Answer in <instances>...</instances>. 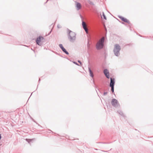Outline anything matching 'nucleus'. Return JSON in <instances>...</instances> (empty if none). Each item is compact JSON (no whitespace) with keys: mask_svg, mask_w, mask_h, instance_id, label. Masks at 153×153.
<instances>
[{"mask_svg":"<svg viewBox=\"0 0 153 153\" xmlns=\"http://www.w3.org/2000/svg\"><path fill=\"white\" fill-rule=\"evenodd\" d=\"M104 40L105 38L103 37L98 41L96 45V48L97 49H100L103 48Z\"/></svg>","mask_w":153,"mask_h":153,"instance_id":"obj_1","label":"nucleus"},{"mask_svg":"<svg viewBox=\"0 0 153 153\" xmlns=\"http://www.w3.org/2000/svg\"><path fill=\"white\" fill-rule=\"evenodd\" d=\"M120 49V47L118 44H116L114 45V52L116 56H118L119 55Z\"/></svg>","mask_w":153,"mask_h":153,"instance_id":"obj_2","label":"nucleus"},{"mask_svg":"<svg viewBox=\"0 0 153 153\" xmlns=\"http://www.w3.org/2000/svg\"><path fill=\"white\" fill-rule=\"evenodd\" d=\"M69 39L71 41H72L75 40L76 34L75 33L70 31L69 33Z\"/></svg>","mask_w":153,"mask_h":153,"instance_id":"obj_3","label":"nucleus"},{"mask_svg":"<svg viewBox=\"0 0 153 153\" xmlns=\"http://www.w3.org/2000/svg\"><path fill=\"white\" fill-rule=\"evenodd\" d=\"M44 40V38L42 36H39L38 37L36 40V43L39 45H41L42 43Z\"/></svg>","mask_w":153,"mask_h":153,"instance_id":"obj_4","label":"nucleus"},{"mask_svg":"<svg viewBox=\"0 0 153 153\" xmlns=\"http://www.w3.org/2000/svg\"><path fill=\"white\" fill-rule=\"evenodd\" d=\"M111 103L112 105L114 107L117 106L119 105L118 101L115 99H113L112 100Z\"/></svg>","mask_w":153,"mask_h":153,"instance_id":"obj_5","label":"nucleus"},{"mask_svg":"<svg viewBox=\"0 0 153 153\" xmlns=\"http://www.w3.org/2000/svg\"><path fill=\"white\" fill-rule=\"evenodd\" d=\"M119 17L123 21V22L127 23L128 24L130 23L129 21L127 19L124 18L121 16H119Z\"/></svg>","mask_w":153,"mask_h":153,"instance_id":"obj_6","label":"nucleus"},{"mask_svg":"<svg viewBox=\"0 0 153 153\" xmlns=\"http://www.w3.org/2000/svg\"><path fill=\"white\" fill-rule=\"evenodd\" d=\"M104 73L107 78H110L109 73L108 71L107 70V69L105 70L104 71Z\"/></svg>","mask_w":153,"mask_h":153,"instance_id":"obj_7","label":"nucleus"},{"mask_svg":"<svg viewBox=\"0 0 153 153\" xmlns=\"http://www.w3.org/2000/svg\"><path fill=\"white\" fill-rule=\"evenodd\" d=\"M76 6L77 10H79L82 8V5L80 3L78 2H76Z\"/></svg>","mask_w":153,"mask_h":153,"instance_id":"obj_8","label":"nucleus"},{"mask_svg":"<svg viewBox=\"0 0 153 153\" xmlns=\"http://www.w3.org/2000/svg\"><path fill=\"white\" fill-rule=\"evenodd\" d=\"M114 79H112V78H111V82L110 84V86H114Z\"/></svg>","mask_w":153,"mask_h":153,"instance_id":"obj_9","label":"nucleus"},{"mask_svg":"<svg viewBox=\"0 0 153 153\" xmlns=\"http://www.w3.org/2000/svg\"><path fill=\"white\" fill-rule=\"evenodd\" d=\"M88 70L90 73V76L92 78L94 77V74L93 72L91 70V68H88Z\"/></svg>","mask_w":153,"mask_h":153,"instance_id":"obj_10","label":"nucleus"},{"mask_svg":"<svg viewBox=\"0 0 153 153\" xmlns=\"http://www.w3.org/2000/svg\"><path fill=\"white\" fill-rule=\"evenodd\" d=\"M82 26L83 28L84 29L87 28L86 27V25L85 23L84 22H83L82 23Z\"/></svg>","mask_w":153,"mask_h":153,"instance_id":"obj_11","label":"nucleus"},{"mask_svg":"<svg viewBox=\"0 0 153 153\" xmlns=\"http://www.w3.org/2000/svg\"><path fill=\"white\" fill-rule=\"evenodd\" d=\"M62 50L63 51L67 54L68 55L69 54L68 52L66 51V49L64 48Z\"/></svg>","mask_w":153,"mask_h":153,"instance_id":"obj_12","label":"nucleus"},{"mask_svg":"<svg viewBox=\"0 0 153 153\" xmlns=\"http://www.w3.org/2000/svg\"><path fill=\"white\" fill-rule=\"evenodd\" d=\"M103 17V18L104 19H105V20L106 19V16H105V15L104 14V13H102V15H101V17H102V18Z\"/></svg>","mask_w":153,"mask_h":153,"instance_id":"obj_13","label":"nucleus"},{"mask_svg":"<svg viewBox=\"0 0 153 153\" xmlns=\"http://www.w3.org/2000/svg\"><path fill=\"white\" fill-rule=\"evenodd\" d=\"M111 87V91L112 92L114 91V86H110Z\"/></svg>","mask_w":153,"mask_h":153,"instance_id":"obj_14","label":"nucleus"},{"mask_svg":"<svg viewBox=\"0 0 153 153\" xmlns=\"http://www.w3.org/2000/svg\"><path fill=\"white\" fill-rule=\"evenodd\" d=\"M59 46L62 49L64 47L63 46V45L62 44H60L59 45Z\"/></svg>","mask_w":153,"mask_h":153,"instance_id":"obj_15","label":"nucleus"},{"mask_svg":"<svg viewBox=\"0 0 153 153\" xmlns=\"http://www.w3.org/2000/svg\"><path fill=\"white\" fill-rule=\"evenodd\" d=\"M84 30H85L86 33L87 34L88 33V29L87 28L85 29H84Z\"/></svg>","mask_w":153,"mask_h":153,"instance_id":"obj_16","label":"nucleus"},{"mask_svg":"<svg viewBox=\"0 0 153 153\" xmlns=\"http://www.w3.org/2000/svg\"><path fill=\"white\" fill-rule=\"evenodd\" d=\"M78 62L80 63L81 65H82V63L80 61H78Z\"/></svg>","mask_w":153,"mask_h":153,"instance_id":"obj_17","label":"nucleus"},{"mask_svg":"<svg viewBox=\"0 0 153 153\" xmlns=\"http://www.w3.org/2000/svg\"><path fill=\"white\" fill-rule=\"evenodd\" d=\"M74 63L76 65H77V63L76 62H74Z\"/></svg>","mask_w":153,"mask_h":153,"instance_id":"obj_18","label":"nucleus"},{"mask_svg":"<svg viewBox=\"0 0 153 153\" xmlns=\"http://www.w3.org/2000/svg\"><path fill=\"white\" fill-rule=\"evenodd\" d=\"M90 3V4H92V3H91V2Z\"/></svg>","mask_w":153,"mask_h":153,"instance_id":"obj_19","label":"nucleus"}]
</instances>
